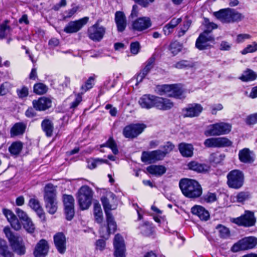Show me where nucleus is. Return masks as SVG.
I'll return each instance as SVG.
<instances>
[{
  "label": "nucleus",
  "instance_id": "35",
  "mask_svg": "<svg viewBox=\"0 0 257 257\" xmlns=\"http://www.w3.org/2000/svg\"><path fill=\"white\" fill-rule=\"evenodd\" d=\"M26 125L23 122H17L11 129L12 137L22 135L24 133Z\"/></svg>",
  "mask_w": 257,
  "mask_h": 257
},
{
  "label": "nucleus",
  "instance_id": "58",
  "mask_svg": "<svg viewBox=\"0 0 257 257\" xmlns=\"http://www.w3.org/2000/svg\"><path fill=\"white\" fill-rule=\"evenodd\" d=\"M231 43L226 41H222L220 43L219 49L221 51H229L231 49Z\"/></svg>",
  "mask_w": 257,
  "mask_h": 257
},
{
  "label": "nucleus",
  "instance_id": "2",
  "mask_svg": "<svg viewBox=\"0 0 257 257\" xmlns=\"http://www.w3.org/2000/svg\"><path fill=\"white\" fill-rule=\"evenodd\" d=\"M44 191L46 208L49 213L53 214L57 210L56 188L53 184L49 183L45 186Z\"/></svg>",
  "mask_w": 257,
  "mask_h": 257
},
{
  "label": "nucleus",
  "instance_id": "34",
  "mask_svg": "<svg viewBox=\"0 0 257 257\" xmlns=\"http://www.w3.org/2000/svg\"><path fill=\"white\" fill-rule=\"evenodd\" d=\"M41 127L47 137H50L52 136L54 126L51 120L49 119H44L41 123Z\"/></svg>",
  "mask_w": 257,
  "mask_h": 257
},
{
  "label": "nucleus",
  "instance_id": "48",
  "mask_svg": "<svg viewBox=\"0 0 257 257\" xmlns=\"http://www.w3.org/2000/svg\"><path fill=\"white\" fill-rule=\"evenodd\" d=\"M194 64L189 61L182 60L173 65V67L177 69L189 68L193 67Z\"/></svg>",
  "mask_w": 257,
  "mask_h": 257
},
{
  "label": "nucleus",
  "instance_id": "40",
  "mask_svg": "<svg viewBox=\"0 0 257 257\" xmlns=\"http://www.w3.org/2000/svg\"><path fill=\"white\" fill-rule=\"evenodd\" d=\"M170 97H173L177 98H182L184 97L183 96V90L181 87L177 84H172Z\"/></svg>",
  "mask_w": 257,
  "mask_h": 257
},
{
  "label": "nucleus",
  "instance_id": "25",
  "mask_svg": "<svg viewBox=\"0 0 257 257\" xmlns=\"http://www.w3.org/2000/svg\"><path fill=\"white\" fill-rule=\"evenodd\" d=\"M101 201L103 207L106 218L109 221H112V218H114L110 211L116 209L117 204L116 203L110 204L108 199L105 197H102L101 199Z\"/></svg>",
  "mask_w": 257,
  "mask_h": 257
},
{
  "label": "nucleus",
  "instance_id": "21",
  "mask_svg": "<svg viewBox=\"0 0 257 257\" xmlns=\"http://www.w3.org/2000/svg\"><path fill=\"white\" fill-rule=\"evenodd\" d=\"M155 58L152 57L149 59L146 63V65L136 76L137 83L138 85L141 83L144 78L148 75L150 70L153 68L155 62Z\"/></svg>",
  "mask_w": 257,
  "mask_h": 257
},
{
  "label": "nucleus",
  "instance_id": "5",
  "mask_svg": "<svg viewBox=\"0 0 257 257\" xmlns=\"http://www.w3.org/2000/svg\"><path fill=\"white\" fill-rule=\"evenodd\" d=\"M93 191L87 185L82 186L78 190L77 198L80 208L87 209L91 204Z\"/></svg>",
  "mask_w": 257,
  "mask_h": 257
},
{
  "label": "nucleus",
  "instance_id": "43",
  "mask_svg": "<svg viewBox=\"0 0 257 257\" xmlns=\"http://www.w3.org/2000/svg\"><path fill=\"white\" fill-rule=\"evenodd\" d=\"M8 249L6 241L0 238V254L4 257H13V254Z\"/></svg>",
  "mask_w": 257,
  "mask_h": 257
},
{
  "label": "nucleus",
  "instance_id": "45",
  "mask_svg": "<svg viewBox=\"0 0 257 257\" xmlns=\"http://www.w3.org/2000/svg\"><path fill=\"white\" fill-rule=\"evenodd\" d=\"M104 147H107L111 149L112 153L114 155H116L118 153L116 144L112 138H110L105 144L100 146V148Z\"/></svg>",
  "mask_w": 257,
  "mask_h": 257
},
{
  "label": "nucleus",
  "instance_id": "11",
  "mask_svg": "<svg viewBox=\"0 0 257 257\" xmlns=\"http://www.w3.org/2000/svg\"><path fill=\"white\" fill-rule=\"evenodd\" d=\"M66 219L71 220L74 215V199L71 195L64 194L62 196Z\"/></svg>",
  "mask_w": 257,
  "mask_h": 257
},
{
  "label": "nucleus",
  "instance_id": "30",
  "mask_svg": "<svg viewBox=\"0 0 257 257\" xmlns=\"http://www.w3.org/2000/svg\"><path fill=\"white\" fill-rule=\"evenodd\" d=\"M178 150L184 157L190 158L193 155L194 147L191 144L181 143L178 145Z\"/></svg>",
  "mask_w": 257,
  "mask_h": 257
},
{
  "label": "nucleus",
  "instance_id": "52",
  "mask_svg": "<svg viewBox=\"0 0 257 257\" xmlns=\"http://www.w3.org/2000/svg\"><path fill=\"white\" fill-rule=\"evenodd\" d=\"M257 51V43L253 42L251 44L247 45L241 51L242 55H245L248 53H253Z\"/></svg>",
  "mask_w": 257,
  "mask_h": 257
},
{
  "label": "nucleus",
  "instance_id": "7",
  "mask_svg": "<svg viewBox=\"0 0 257 257\" xmlns=\"http://www.w3.org/2000/svg\"><path fill=\"white\" fill-rule=\"evenodd\" d=\"M232 223L238 226L249 227L255 225L256 218L253 212L246 210L244 213L239 217L231 218L230 219Z\"/></svg>",
  "mask_w": 257,
  "mask_h": 257
},
{
  "label": "nucleus",
  "instance_id": "46",
  "mask_svg": "<svg viewBox=\"0 0 257 257\" xmlns=\"http://www.w3.org/2000/svg\"><path fill=\"white\" fill-rule=\"evenodd\" d=\"M141 233L145 236H149L152 233V227L151 224L147 221L139 226Z\"/></svg>",
  "mask_w": 257,
  "mask_h": 257
},
{
  "label": "nucleus",
  "instance_id": "64",
  "mask_svg": "<svg viewBox=\"0 0 257 257\" xmlns=\"http://www.w3.org/2000/svg\"><path fill=\"white\" fill-rule=\"evenodd\" d=\"M82 101V97L79 94H77L74 100L70 104V108L72 109L75 108Z\"/></svg>",
  "mask_w": 257,
  "mask_h": 257
},
{
  "label": "nucleus",
  "instance_id": "37",
  "mask_svg": "<svg viewBox=\"0 0 257 257\" xmlns=\"http://www.w3.org/2000/svg\"><path fill=\"white\" fill-rule=\"evenodd\" d=\"M23 147V143L20 141L13 143L9 148V151L13 156H18Z\"/></svg>",
  "mask_w": 257,
  "mask_h": 257
},
{
  "label": "nucleus",
  "instance_id": "59",
  "mask_svg": "<svg viewBox=\"0 0 257 257\" xmlns=\"http://www.w3.org/2000/svg\"><path fill=\"white\" fill-rule=\"evenodd\" d=\"M246 122L248 124H254L257 123V113L248 116L246 119Z\"/></svg>",
  "mask_w": 257,
  "mask_h": 257
},
{
  "label": "nucleus",
  "instance_id": "47",
  "mask_svg": "<svg viewBox=\"0 0 257 257\" xmlns=\"http://www.w3.org/2000/svg\"><path fill=\"white\" fill-rule=\"evenodd\" d=\"M107 161L100 159L90 158L87 160V167L90 169H95L97 165L105 163Z\"/></svg>",
  "mask_w": 257,
  "mask_h": 257
},
{
  "label": "nucleus",
  "instance_id": "24",
  "mask_svg": "<svg viewBox=\"0 0 257 257\" xmlns=\"http://www.w3.org/2000/svg\"><path fill=\"white\" fill-rule=\"evenodd\" d=\"M231 145V141L225 137L210 138V147L222 148Z\"/></svg>",
  "mask_w": 257,
  "mask_h": 257
},
{
  "label": "nucleus",
  "instance_id": "61",
  "mask_svg": "<svg viewBox=\"0 0 257 257\" xmlns=\"http://www.w3.org/2000/svg\"><path fill=\"white\" fill-rule=\"evenodd\" d=\"M140 49V44L138 42L132 43L130 46L131 52L134 54H137L139 53Z\"/></svg>",
  "mask_w": 257,
  "mask_h": 257
},
{
  "label": "nucleus",
  "instance_id": "60",
  "mask_svg": "<svg viewBox=\"0 0 257 257\" xmlns=\"http://www.w3.org/2000/svg\"><path fill=\"white\" fill-rule=\"evenodd\" d=\"M77 10L78 7H75L70 10H68V11H65L64 13L63 19H65L70 18L77 12Z\"/></svg>",
  "mask_w": 257,
  "mask_h": 257
},
{
  "label": "nucleus",
  "instance_id": "8",
  "mask_svg": "<svg viewBox=\"0 0 257 257\" xmlns=\"http://www.w3.org/2000/svg\"><path fill=\"white\" fill-rule=\"evenodd\" d=\"M257 244V238L253 236L244 237L235 243L231 248V251L236 252L253 248Z\"/></svg>",
  "mask_w": 257,
  "mask_h": 257
},
{
  "label": "nucleus",
  "instance_id": "4",
  "mask_svg": "<svg viewBox=\"0 0 257 257\" xmlns=\"http://www.w3.org/2000/svg\"><path fill=\"white\" fill-rule=\"evenodd\" d=\"M214 16L221 22L230 23L241 21L243 16L234 9H223L213 13Z\"/></svg>",
  "mask_w": 257,
  "mask_h": 257
},
{
  "label": "nucleus",
  "instance_id": "49",
  "mask_svg": "<svg viewBox=\"0 0 257 257\" xmlns=\"http://www.w3.org/2000/svg\"><path fill=\"white\" fill-rule=\"evenodd\" d=\"M47 87L41 83L36 84L34 86V92L37 94H43L47 91Z\"/></svg>",
  "mask_w": 257,
  "mask_h": 257
},
{
  "label": "nucleus",
  "instance_id": "17",
  "mask_svg": "<svg viewBox=\"0 0 257 257\" xmlns=\"http://www.w3.org/2000/svg\"><path fill=\"white\" fill-rule=\"evenodd\" d=\"M107 225H103L100 227L99 234L101 237L107 239L111 233H113L116 229V223L114 218L112 221H109L107 218H106Z\"/></svg>",
  "mask_w": 257,
  "mask_h": 257
},
{
  "label": "nucleus",
  "instance_id": "26",
  "mask_svg": "<svg viewBox=\"0 0 257 257\" xmlns=\"http://www.w3.org/2000/svg\"><path fill=\"white\" fill-rule=\"evenodd\" d=\"M51 100L46 97H41L33 101L34 107L38 110H45L51 106Z\"/></svg>",
  "mask_w": 257,
  "mask_h": 257
},
{
  "label": "nucleus",
  "instance_id": "1",
  "mask_svg": "<svg viewBox=\"0 0 257 257\" xmlns=\"http://www.w3.org/2000/svg\"><path fill=\"white\" fill-rule=\"evenodd\" d=\"M179 187L182 194L190 199L199 197L202 193V189L199 183L193 179L183 178L179 181Z\"/></svg>",
  "mask_w": 257,
  "mask_h": 257
},
{
  "label": "nucleus",
  "instance_id": "36",
  "mask_svg": "<svg viewBox=\"0 0 257 257\" xmlns=\"http://www.w3.org/2000/svg\"><path fill=\"white\" fill-rule=\"evenodd\" d=\"M257 77V74L251 69L244 71L239 79L243 82H248L254 80Z\"/></svg>",
  "mask_w": 257,
  "mask_h": 257
},
{
  "label": "nucleus",
  "instance_id": "44",
  "mask_svg": "<svg viewBox=\"0 0 257 257\" xmlns=\"http://www.w3.org/2000/svg\"><path fill=\"white\" fill-rule=\"evenodd\" d=\"M250 198V194L248 192L241 191L239 192L236 196L233 197V199H235L236 200H233L234 202L243 203L246 200H247Z\"/></svg>",
  "mask_w": 257,
  "mask_h": 257
},
{
  "label": "nucleus",
  "instance_id": "33",
  "mask_svg": "<svg viewBox=\"0 0 257 257\" xmlns=\"http://www.w3.org/2000/svg\"><path fill=\"white\" fill-rule=\"evenodd\" d=\"M147 171L154 175L161 176L166 172V168L162 165H151L147 168Z\"/></svg>",
  "mask_w": 257,
  "mask_h": 257
},
{
  "label": "nucleus",
  "instance_id": "38",
  "mask_svg": "<svg viewBox=\"0 0 257 257\" xmlns=\"http://www.w3.org/2000/svg\"><path fill=\"white\" fill-rule=\"evenodd\" d=\"M216 229L217 230L219 236L221 238L227 239L230 238L231 235L230 231L227 227L221 224H218L216 226Z\"/></svg>",
  "mask_w": 257,
  "mask_h": 257
},
{
  "label": "nucleus",
  "instance_id": "63",
  "mask_svg": "<svg viewBox=\"0 0 257 257\" xmlns=\"http://www.w3.org/2000/svg\"><path fill=\"white\" fill-rule=\"evenodd\" d=\"M223 106L221 103L215 104L212 105L211 112L212 114L215 115L217 111H220L223 109Z\"/></svg>",
  "mask_w": 257,
  "mask_h": 257
},
{
  "label": "nucleus",
  "instance_id": "20",
  "mask_svg": "<svg viewBox=\"0 0 257 257\" xmlns=\"http://www.w3.org/2000/svg\"><path fill=\"white\" fill-rule=\"evenodd\" d=\"M195 46L200 50L206 49L209 46V30L208 29L200 34L196 40Z\"/></svg>",
  "mask_w": 257,
  "mask_h": 257
},
{
  "label": "nucleus",
  "instance_id": "19",
  "mask_svg": "<svg viewBox=\"0 0 257 257\" xmlns=\"http://www.w3.org/2000/svg\"><path fill=\"white\" fill-rule=\"evenodd\" d=\"M49 245L47 240L41 239L36 244L34 254L35 257H45L49 251Z\"/></svg>",
  "mask_w": 257,
  "mask_h": 257
},
{
  "label": "nucleus",
  "instance_id": "23",
  "mask_svg": "<svg viewBox=\"0 0 257 257\" xmlns=\"http://www.w3.org/2000/svg\"><path fill=\"white\" fill-rule=\"evenodd\" d=\"M156 97L154 95L145 94L140 98L139 103L142 108L150 109L155 106Z\"/></svg>",
  "mask_w": 257,
  "mask_h": 257
},
{
  "label": "nucleus",
  "instance_id": "27",
  "mask_svg": "<svg viewBox=\"0 0 257 257\" xmlns=\"http://www.w3.org/2000/svg\"><path fill=\"white\" fill-rule=\"evenodd\" d=\"M155 102V107L159 109L163 110L170 109L174 106V103L170 99L157 96L156 98Z\"/></svg>",
  "mask_w": 257,
  "mask_h": 257
},
{
  "label": "nucleus",
  "instance_id": "3",
  "mask_svg": "<svg viewBox=\"0 0 257 257\" xmlns=\"http://www.w3.org/2000/svg\"><path fill=\"white\" fill-rule=\"evenodd\" d=\"M4 232L9 240L13 250L19 255L25 253V247L22 237L17 234H14L8 227L4 229Z\"/></svg>",
  "mask_w": 257,
  "mask_h": 257
},
{
  "label": "nucleus",
  "instance_id": "12",
  "mask_svg": "<svg viewBox=\"0 0 257 257\" xmlns=\"http://www.w3.org/2000/svg\"><path fill=\"white\" fill-rule=\"evenodd\" d=\"M165 156V153L160 150L152 152H143L141 160L144 163H152L163 160Z\"/></svg>",
  "mask_w": 257,
  "mask_h": 257
},
{
  "label": "nucleus",
  "instance_id": "22",
  "mask_svg": "<svg viewBox=\"0 0 257 257\" xmlns=\"http://www.w3.org/2000/svg\"><path fill=\"white\" fill-rule=\"evenodd\" d=\"M54 241L56 247L60 253H64L66 250V237L62 232H58L54 236Z\"/></svg>",
  "mask_w": 257,
  "mask_h": 257
},
{
  "label": "nucleus",
  "instance_id": "51",
  "mask_svg": "<svg viewBox=\"0 0 257 257\" xmlns=\"http://www.w3.org/2000/svg\"><path fill=\"white\" fill-rule=\"evenodd\" d=\"M23 225L26 230L30 233H33L35 230V225L30 218L23 221Z\"/></svg>",
  "mask_w": 257,
  "mask_h": 257
},
{
  "label": "nucleus",
  "instance_id": "15",
  "mask_svg": "<svg viewBox=\"0 0 257 257\" xmlns=\"http://www.w3.org/2000/svg\"><path fill=\"white\" fill-rule=\"evenodd\" d=\"M151 26V20L148 17L138 18L132 24L133 29L138 32H143L149 28Z\"/></svg>",
  "mask_w": 257,
  "mask_h": 257
},
{
  "label": "nucleus",
  "instance_id": "62",
  "mask_svg": "<svg viewBox=\"0 0 257 257\" xmlns=\"http://www.w3.org/2000/svg\"><path fill=\"white\" fill-rule=\"evenodd\" d=\"M16 213L19 218L23 221L29 218L26 213L20 208H17L16 209Z\"/></svg>",
  "mask_w": 257,
  "mask_h": 257
},
{
  "label": "nucleus",
  "instance_id": "18",
  "mask_svg": "<svg viewBox=\"0 0 257 257\" xmlns=\"http://www.w3.org/2000/svg\"><path fill=\"white\" fill-rule=\"evenodd\" d=\"M202 106L197 103L189 104L187 107L183 109L184 117H193L198 116L202 111Z\"/></svg>",
  "mask_w": 257,
  "mask_h": 257
},
{
  "label": "nucleus",
  "instance_id": "28",
  "mask_svg": "<svg viewBox=\"0 0 257 257\" xmlns=\"http://www.w3.org/2000/svg\"><path fill=\"white\" fill-rule=\"evenodd\" d=\"M115 22L118 32H123L126 27V20L124 13L117 11L115 14Z\"/></svg>",
  "mask_w": 257,
  "mask_h": 257
},
{
  "label": "nucleus",
  "instance_id": "29",
  "mask_svg": "<svg viewBox=\"0 0 257 257\" xmlns=\"http://www.w3.org/2000/svg\"><path fill=\"white\" fill-rule=\"evenodd\" d=\"M192 214L199 217L201 220L206 221L209 219V212L203 207L199 205H195L192 207Z\"/></svg>",
  "mask_w": 257,
  "mask_h": 257
},
{
  "label": "nucleus",
  "instance_id": "6",
  "mask_svg": "<svg viewBox=\"0 0 257 257\" xmlns=\"http://www.w3.org/2000/svg\"><path fill=\"white\" fill-rule=\"evenodd\" d=\"M244 174L239 170H233L227 175V184L229 188L238 189L240 188L244 183Z\"/></svg>",
  "mask_w": 257,
  "mask_h": 257
},
{
  "label": "nucleus",
  "instance_id": "10",
  "mask_svg": "<svg viewBox=\"0 0 257 257\" xmlns=\"http://www.w3.org/2000/svg\"><path fill=\"white\" fill-rule=\"evenodd\" d=\"M146 127L144 124H131L123 128L122 134L126 138L133 139L141 134Z\"/></svg>",
  "mask_w": 257,
  "mask_h": 257
},
{
  "label": "nucleus",
  "instance_id": "54",
  "mask_svg": "<svg viewBox=\"0 0 257 257\" xmlns=\"http://www.w3.org/2000/svg\"><path fill=\"white\" fill-rule=\"evenodd\" d=\"M181 47L177 42L172 43L170 45V50L174 55L177 54L181 51Z\"/></svg>",
  "mask_w": 257,
  "mask_h": 257
},
{
  "label": "nucleus",
  "instance_id": "39",
  "mask_svg": "<svg viewBox=\"0 0 257 257\" xmlns=\"http://www.w3.org/2000/svg\"><path fill=\"white\" fill-rule=\"evenodd\" d=\"M188 167L190 170L198 172H203L207 170V166L204 164H199L195 161H192L188 164Z\"/></svg>",
  "mask_w": 257,
  "mask_h": 257
},
{
  "label": "nucleus",
  "instance_id": "31",
  "mask_svg": "<svg viewBox=\"0 0 257 257\" xmlns=\"http://www.w3.org/2000/svg\"><path fill=\"white\" fill-rule=\"evenodd\" d=\"M238 158L240 161L244 163H251L254 161L252 152L248 148H244L240 150Z\"/></svg>",
  "mask_w": 257,
  "mask_h": 257
},
{
  "label": "nucleus",
  "instance_id": "32",
  "mask_svg": "<svg viewBox=\"0 0 257 257\" xmlns=\"http://www.w3.org/2000/svg\"><path fill=\"white\" fill-rule=\"evenodd\" d=\"M29 206L37 213L40 218L44 219L45 214L43 209L37 199L35 198H31L29 201Z\"/></svg>",
  "mask_w": 257,
  "mask_h": 257
},
{
  "label": "nucleus",
  "instance_id": "42",
  "mask_svg": "<svg viewBox=\"0 0 257 257\" xmlns=\"http://www.w3.org/2000/svg\"><path fill=\"white\" fill-rule=\"evenodd\" d=\"M171 89L172 85L165 84L157 86L156 91L160 95H166L170 96V94H171Z\"/></svg>",
  "mask_w": 257,
  "mask_h": 257
},
{
  "label": "nucleus",
  "instance_id": "57",
  "mask_svg": "<svg viewBox=\"0 0 257 257\" xmlns=\"http://www.w3.org/2000/svg\"><path fill=\"white\" fill-rule=\"evenodd\" d=\"M250 38V35L247 34H239L236 37V42L237 43H241L244 42L246 40L249 39Z\"/></svg>",
  "mask_w": 257,
  "mask_h": 257
},
{
  "label": "nucleus",
  "instance_id": "16",
  "mask_svg": "<svg viewBox=\"0 0 257 257\" xmlns=\"http://www.w3.org/2000/svg\"><path fill=\"white\" fill-rule=\"evenodd\" d=\"M113 245L115 249L114 253L115 257H125L124 240L119 234L115 235Z\"/></svg>",
  "mask_w": 257,
  "mask_h": 257
},
{
  "label": "nucleus",
  "instance_id": "41",
  "mask_svg": "<svg viewBox=\"0 0 257 257\" xmlns=\"http://www.w3.org/2000/svg\"><path fill=\"white\" fill-rule=\"evenodd\" d=\"M95 220L98 223H101L103 221V213L101 207L99 203H95L93 206Z\"/></svg>",
  "mask_w": 257,
  "mask_h": 257
},
{
  "label": "nucleus",
  "instance_id": "9",
  "mask_svg": "<svg viewBox=\"0 0 257 257\" xmlns=\"http://www.w3.org/2000/svg\"><path fill=\"white\" fill-rule=\"evenodd\" d=\"M232 125L230 123L219 122L210 125V135L221 136L227 135L231 131Z\"/></svg>",
  "mask_w": 257,
  "mask_h": 257
},
{
  "label": "nucleus",
  "instance_id": "50",
  "mask_svg": "<svg viewBox=\"0 0 257 257\" xmlns=\"http://www.w3.org/2000/svg\"><path fill=\"white\" fill-rule=\"evenodd\" d=\"M6 22L7 21H5V23L0 25V38L2 39L9 34L11 31V28L7 25Z\"/></svg>",
  "mask_w": 257,
  "mask_h": 257
},
{
  "label": "nucleus",
  "instance_id": "14",
  "mask_svg": "<svg viewBox=\"0 0 257 257\" xmlns=\"http://www.w3.org/2000/svg\"><path fill=\"white\" fill-rule=\"evenodd\" d=\"M89 18L85 17L77 21L70 22L64 28V31L66 33H74L79 31L87 24Z\"/></svg>",
  "mask_w": 257,
  "mask_h": 257
},
{
  "label": "nucleus",
  "instance_id": "56",
  "mask_svg": "<svg viewBox=\"0 0 257 257\" xmlns=\"http://www.w3.org/2000/svg\"><path fill=\"white\" fill-rule=\"evenodd\" d=\"M10 84L8 82H5L1 84L0 86V95H6L9 90Z\"/></svg>",
  "mask_w": 257,
  "mask_h": 257
},
{
  "label": "nucleus",
  "instance_id": "55",
  "mask_svg": "<svg viewBox=\"0 0 257 257\" xmlns=\"http://www.w3.org/2000/svg\"><path fill=\"white\" fill-rule=\"evenodd\" d=\"M174 145L171 143V142H167L163 147L162 148L164 153H165V156L171 152L174 148Z\"/></svg>",
  "mask_w": 257,
  "mask_h": 257
},
{
  "label": "nucleus",
  "instance_id": "53",
  "mask_svg": "<svg viewBox=\"0 0 257 257\" xmlns=\"http://www.w3.org/2000/svg\"><path fill=\"white\" fill-rule=\"evenodd\" d=\"M94 81V77L91 76L89 77L88 80L85 82L84 85H82L81 89L82 90V92H85L91 88L93 87Z\"/></svg>",
  "mask_w": 257,
  "mask_h": 257
},
{
  "label": "nucleus",
  "instance_id": "13",
  "mask_svg": "<svg viewBox=\"0 0 257 257\" xmlns=\"http://www.w3.org/2000/svg\"><path fill=\"white\" fill-rule=\"evenodd\" d=\"M105 33V29L96 23L88 30L89 38L94 41H100Z\"/></svg>",
  "mask_w": 257,
  "mask_h": 257
}]
</instances>
